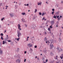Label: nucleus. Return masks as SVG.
Wrapping results in <instances>:
<instances>
[{"instance_id":"nucleus-1","label":"nucleus","mask_w":63,"mask_h":63,"mask_svg":"<svg viewBox=\"0 0 63 63\" xmlns=\"http://www.w3.org/2000/svg\"><path fill=\"white\" fill-rule=\"evenodd\" d=\"M28 46H29V47H32V45L31 43H30L29 44H28Z\"/></svg>"},{"instance_id":"nucleus-2","label":"nucleus","mask_w":63,"mask_h":63,"mask_svg":"<svg viewBox=\"0 0 63 63\" xmlns=\"http://www.w3.org/2000/svg\"><path fill=\"white\" fill-rule=\"evenodd\" d=\"M14 15H13V13H11L10 14V16L11 17H13L14 16Z\"/></svg>"},{"instance_id":"nucleus-3","label":"nucleus","mask_w":63,"mask_h":63,"mask_svg":"<svg viewBox=\"0 0 63 63\" xmlns=\"http://www.w3.org/2000/svg\"><path fill=\"white\" fill-rule=\"evenodd\" d=\"M54 23V20L52 21L51 22V24L52 25H53Z\"/></svg>"},{"instance_id":"nucleus-4","label":"nucleus","mask_w":63,"mask_h":63,"mask_svg":"<svg viewBox=\"0 0 63 63\" xmlns=\"http://www.w3.org/2000/svg\"><path fill=\"white\" fill-rule=\"evenodd\" d=\"M50 49H52V47H53L54 46H53V44L51 45V44H50Z\"/></svg>"},{"instance_id":"nucleus-5","label":"nucleus","mask_w":63,"mask_h":63,"mask_svg":"<svg viewBox=\"0 0 63 63\" xmlns=\"http://www.w3.org/2000/svg\"><path fill=\"white\" fill-rule=\"evenodd\" d=\"M17 33L18 34V35L19 36H20V35H21V33H20V32L17 31Z\"/></svg>"},{"instance_id":"nucleus-6","label":"nucleus","mask_w":63,"mask_h":63,"mask_svg":"<svg viewBox=\"0 0 63 63\" xmlns=\"http://www.w3.org/2000/svg\"><path fill=\"white\" fill-rule=\"evenodd\" d=\"M42 4V2H39L37 3V5L39 6V5H40H40H41V4Z\"/></svg>"},{"instance_id":"nucleus-7","label":"nucleus","mask_w":63,"mask_h":63,"mask_svg":"<svg viewBox=\"0 0 63 63\" xmlns=\"http://www.w3.org/2000/svg\"><path fill=\"white\" fill-rule=\"evenodd\" d=\"M16 62H18L19 63H20V61L19 59H18L17 60H16Z\"/></svg>"},{"instance_id":"nucleus-8","label":"nucleus","mask_w":63,"mask_h":63,"mask_svg":"<svg viewBox=\"0 0 63 63\" xmlns=\"http://www.w3.org/2000/svg\"><path fill=\"white\" fill-rule=\"evenodd\" d=\"M47 42H48V44H51V43H50V42H49V41H46V43H47Z\"/></svg>"},{"instance_id":"nucleus-9","label":"nucleus","mask_w":63,"mask_h":63,"mask_svg":"<svg viewBox=\"0 0 63 63\" xmlns=\"http://www.w3.org/2000/svg\"><path fill=\"white\" fill-rule=\"evenodd\" d=\"M47 38L46 37H45L44 39V41H47Z\"/></svg>"},{"instance_id":"nucleus-10","label":"nucleus","mask_w":63,"mask_h":63,"mask_svg":"<svg viewBox=\"0 0 63 63\" xmlns=\"http://www.w3.org/2000/svg\"><path fill=\"white\" fill-rule=\"evenodd\" d=\"M3 53V50H0V54H2Z\"/></svg>"},{"instance_id":"nucleus-11","label":"nucleus","mask_w":63,"mask_h":63,"mask_svg":"<svg viewBox=\"0 0 63 63\" xmlns=\"http://www.w3.org/2000/svg\"><path fill=\"white\" fill-rule=\"evenodd\" d=\"M22 21H23V22H26L25 20V19H22Z\"/></svg>"},{"instance_id":"nucleus-12","label":"nucleus","mask_w":63,"mask_h":63,"mask_svg":"<svg viewBox=\"0 0 63 63\" xmlns=\"http://www.w3.org/2000/svg\"><path fill=\"white\" fill-rule=\"evenodd\" d=\"M57 57H58V56H56V57H54V58L55 59L57 60Z\"/></svg>"},{"instance_id":"nucleus-13","label":"nucleus","mask_w":63,"mask_h":63,"mask_svg":"<svg viewBox=\"0 0 63 63\" xmlns=\"http://www.w3.org/2000/svg\"><path fill=\"white\" fill-rule=\"evenodd\" d=\"M59 13V11L56 12V14H57V15H58Z\"/></svg>"},{"instance_id":"nucleus-14","label":"nucleus","mask_w":63,"mask_h":63,"mask_svg":"<svg viewBox=\"0 0 63 63\" xmlns=\"http://www.w3.org/2000/svg\"><path fill=\"white\" fill-rule=\"evenodd\" d=\"M5 44V42L4 41H3L2 42V44L4 45Z\"/></svg>"},{"instance_id":"nucleus-15","label":"nucleus","mask_w":63,"mask_h":63,"mask_svg":"<svg viewBox=\"0 0 63 63\" xmlns=\"http://www.w3.org/2000/svg\"><path fill=\"white\" fill-rule=\"evenodd\" d=\"M48 31H50V28H48Z\"/></svg>"},{"instance_id":"nucleus-16","label":"nucleus","mask_w":63,"mask_h":63,"mask_svg":"<svg viewBox=\"0 0 63 63\" xmlns=\"http://www.w3.org/2000/svg\"><path fill=\"white\" fill-rule=\"evenodd\" d=\"M44 15H45V13H43L42 15V16H43Z\"/></svg>"},{"instance_id":"nucleus-17","label":"nucleus","mask_w":63,"mask_h":63,"mask_svg":"<svg viewBox=\"0 0 63 63\" xmlns=\"http://www.w3.org/2000/svg\"><path fill=\"white\" fill-rule=\"evenodd\" d=\"M52 25H51V26H50V28H53V27H52Z\"/></svg>"},{"instance_id":"nucleus-18","label":"nucleus","mask_w":63,"mask_h":63,"mask_svg":"<svg viewBox=\"0 0 63 63\" xmlns=\"http://www.w3.org/2000/svg\"><path fill=\"white\" fill-rule=\"evenodd\" d=\"M56 16L57 18H59V16H57V15Z\"/></svg>"},{"instance_id":"nucleus-19","label":"nucleus","mask_w":63,"mask_h":63,"mask_svg":"<svg viewBox=\"0 0 63 63\" xmlns=\"http://www.w3.org/2000/svg\"><path fill=\"white\" fill-rule=\"evenodd\" d=\"M53 18H56V16H54L53 17Z\"/></svg>"},{"instance_id":"nucleus-20","label":"nucleus","mask_w":63,"mask_h":63,"mask_svg":"<svg viewBox=\"0 0 63 63\" xmlns=\"http://www.w3.org/2000/svg\"><path fill=\"white\" fill-rule=\"evenodd\" d=\"M59 41H61V39H60V38H59Z\"/></svg>"},{"instance_id":"nucleus-21","label":"nucleus","mask_w":63,"mask_h":63,"mask_svg":"<svg viewBox=\"0 0 63 63\" xmlns=\"http://www.w3.org/2000/svg\"><path fill=\"white\" fill-rule=\"evenodd\" d=\"M39 15H40V16H41V15H42V13L41 12H39Z\"/></svg>"},{"instance_id":"nucleus-22","label":"nucleus","mask_w":63,"mask_h":63,"mask_svg":"<svg viewBox=\"0 0 63 63\" xmlns=\"http://www.w3.org/2000/svg\"><path fill=\"white\" fill-rule=\"evenodd\" d=\"M19 39H20L19 38H17V40L18 41H19Z\"/></svg>"},{"instance_id":"nucleus-23","label":"nucleus","mask_w":63,"mask_h":63,"mask_svg":"<svg viewBox=\"0 0 63 63\" xmlns=\"http://www.w3.org/2000/svg\"><path fill=\"white\" fill-rule=\"evenodd\" d=\"M25 13H22V15H25Z\"/></svg>"},{"instance_id":"nucleus-24","label":"nucleus","mask_w":63,"mask_h":63,"mask_svg":"<svg viewBox=\"0 0 63 63\" xmlns=\"http://www.w3.org/2000/svg\"><path fill=\"white\" fill-rule=\"evenodd\" d=\"M1 39L2 40H4V39L3 38V37L2 36H1Z\"/></svg>"},{"instance_id":"nucleus-25","label":"nucleus","mask_w":63,"mask_h":63,"mask_svg":"<svg viewBox=\"0 0 63 63\" xmlns=\"http://www.w3.org/2000/svg\"><path fill=\"white\" fill-rule=\"evenodd\" d=\"M0 35L1 36H3V34L2 33H1L0 34Z\"/></svg>"},{"instance_id":"nucleus-26","label":"nucleus","mask_w":63,"mask_h":63,"mask_svg":"<svg viewBox=\"0 0 63 63\" xmlns=\"http://www.w3.org/2000/svg\"><path fill=\"white\" fill-rule=\"evenodd\" d=\"M42 60H43V61H44V60H45V58H42Z\"/></svg>"},{"instance_id":"nucleus-27","label":"nucleus","mask_w":63,"mask_h":63,"mask_svg":"<svg viewBox=\"0 0 63 63\" xmlns=\"http://www.w3.org/2000/svg\"><path fill=\"white\" fill-rule=\"evenodd\" d=\"M26 59H25L24 62H26Z\"/></svg>"},{"instance_id":"nucleus-28","label":"nucleus","mask_w":63,"mask_h":63,"mask_svg":"<svg viewBox=\"0 0 63 63\" xmlns=\"http://www.w3.org/2000/svg\"><path fill=\"white\" fill-rule=\"evenodd\" d=\"M33 19H35V16L33 17Z\"/></svg>"},{"instance_id":"nucleus-29","label":"nucleus","mask_w":63,"mask_h":63,"mask_svg":"<svg viewBox=\"0 0 63 63\" xmlns=\"http://www.w3.org/2000/svg\"><path fill=\"white\" fill-rule=\"evenodd\" d=\"M58 18V20H60V18Z\"/></svg>"},{"instance_id":"nucleus-30","label":"nucleus","mask_w":63,"mask_h":63,"mask_svg":"<svg viewBox=\"0 0 63 63\" xmlns=\"http://www.w3.org/2000/svg\"><path fill=\"white\" fill-rule=\"evenodd\" d=\"M45 18V17H44L42 19V20H44Z\"/></svg>"},{"instance_id":"nucleus-31","label":"nucleus","mask_w":63,"mask_h":63,"mask_svg":"<svg viewBox=\"0 0 63 63\" xmlns=\"http://www.w3.org/2000/svg\"><path fill=\"white\" fill-rule=\"evenodd\" d=\"M7 41L8 42H11V40H8Z\"/></svg>"},{"instance_id":"nucleus-32","label":"nucleus","mask_w":63,"mask_h":63,"mask_svg":"<svg viewBox=\"0 0 63 63\" xmlns=\"http://www.w3.org/2000/svg\"><path fill=\"white\" fill-rule=\"evenodd\" d=\"M54 13V12H52V15H53V14Z\"/></svg>"},{"instance_id":"nucleus-33","label":"nucleus","mask_w":63,"mask_h":63,"mask_svg":"<svg viewBox=\"0 0 63 63\" xmlns=\"http://www.w3.org/2000/svg\"><path fill=\"white\" fill-rule=\"evenodd\" d=\"M2 3H0V7H1V6H2Z\"/></svg>"},{"instance_id":"nucleus-34","label":"nucleus","mask_w":63,"mask_h":63,"mask_svg":"<svg viewBox=\"0 0 63 63\" xmlns=\"http://www.w3.org/2000/svg\"><path fill=\"white\" fill-rule=\"evenodd\" d=\"M25 27H27V25L25 24Z\"/></svg>"},{"instance_id":"nucleus-35","label":"nucleus","mask_w":63,"mask_h":63,"mask_svg":"<svg viewBox=\"0 0 63 63\" xmlns=\"http://www.w3.org/2000/svg\"><path fill=\"white\" fill-rule=\"evenodd\" d=\"M37 46H34V47L35 48H37Z\"/></svg>"},{"instance_id":"nucleus-36","label":"nucleus","mask_w":63,"mask_h":63,"mask_svg":"<svg viewBox=\"0 0 63 63\" xmlns=\"http://www.w3.org/2000/svg\"><path fill=\"white\" fill-rule=\"evenodd\" d=\"M43 63H46V62H45L44 61H43Z\"/></svg>"},{"instance_id":"nucleus-37","label":"nucleus","mask_w":63,"mask_h":63,"mask_svg":"<svg viewBox=\"0 0 63 63\" xmlns=\"http://www.w3.org/2000/svg\"><path fill=\"white\" fill-rule=\"evenodd\" d=\"M52 11H54V9H52Z\"/></svg>"},{"instance_id":"nucleus-38","label":"nucleus","mask_w":63,"mask_h":63,"mask_svg":"<svg viewBox=\"0 0 63 63\" xmlns=\"http://www.w3.org/2000/svg\"><path fill=\"white\" fill-rule=\"evenodd\" d=\"M57 24H58V22H57Z\"/></svg>"},{"instance_id":"nucleus-39","label":"nucleus","mask_w":63,"mask_h":63,"mask_svg":"<svg viewBox=\"0 0 63 63\" xmlns=\"http://www.w3.org/2000/svg\"><path fill=\"white\" fill-rule=\"evenodd\" d=\"M35 11L36 12H37V9H35Z\"/></svg>"},{"instance_id":"nucleus-40","label":"nucleus","mask_w":63,"mask_h":63,"mask_svg":"<svg viewBox=\"0 0 63 63\" xmlns=\"http://www.w3.org/2000/svg\"><path fill=\"white\" fill-rule=\"evenodd\" d=\"M24 53H25V54L26 53V51H25V52H24Z\"/></svg>"},{"instance_id":"nucleus-41","label":"nucleus","mask_w":63,"mask_h":63,"mask_svg":"<svg viewBox=\"0 0 63 63\" xmlns=\"http://www.w3.org/2000/svg\"><path fill=\"white\" fill-rule=\"evenodd\" d=\"M60 58H61V59H62L63 58L61 56L60 57Z\"/></svg>"},{"instance_id":"nucleus-42","label":"nucleus","mask_w":63,"mask_h":63,"mask_svg":"<svg viewBox=\"0 0 63 63\" xmlns=\"http://www.w3.org/2000/svg\"><path fill=\"white\" fill-rule=\"evenodd\" d=\"M45 34H47V32H45Z\"/></svg>"},{"instance_id":"nucleus-43","label":"nucleus","mask_w":63,"mask_h":63,"mask_svg":"<svg viewBox=\"0 0 63 63\" xmlns=\"http://www.w3.org/2000/svg\"><path fill=\"white\" fill-rule=\"evenodd\" d=\"M46 3H47V4H48V3H47V1L46 2Z\"/></svg>"},{"instance_id":"nucleus-44","label":"nucleus","mask_w":63,"mask_h":63,"mask_svg":"<svg viewBox=\"0 0 63 63\" xmlns=\"http://www.w3.org/2000/svg\"><path fill=\"white\" fill-rule=\"evenodd\" d=\"M44 20H47V19H45Z\"/></svg>"},{"instance_id":"nucleus-45","label":"nucleus","mask_w":63,"mask_h":63,"mask_svg":"<svg viewBox=\"0 0 63 63\" xmlns=\"http://www.w3.org/2000/svg\"><path fill=\"white\" fill-rule=\"evenodd\" d=\"M26 6H28V4H27Z\"/></svg>"},{"instance_id":"nucleus-46","label":"nucleus","mask_w":63,"mask_h":63,"mask_svg":"<svg viewBox=\"0 0 63 63\" xmlns=\"http://www.w3.org/2000/svg\"><path fill=\"white\" fill-rule=\"evenodd\" d=\"M7 42H5V44H7Z\"/></svg>"},{"instance_id":"nucleus-47","label":"nucleus","mask_w":63,"mask_h":63,"mask_svg":"<svg viewBox=\"0 0 63 63\" xmlns=\"http://www.w3.org/2000/svg\"><path fill=\"white\" fill-rule=\"evenodd\" d=\"M19 29V30H21V28H20Z\"/></svg>"},{"instance_id":"nucleus-48","label":"nucleus","mask_w":63,"mask_h":63,"mask_svg":"<svg viewBox=\"0 0 63 63\" xmlns=\"http://www.w3.org/2000/svg\"><path fill=\"white\" fill-rule=\"evenodd\" d=\"M1 20L2 21L3 20V19L2 18L1 19Z\"/></svg>"},{"instance_id":"nucleus-49","label":"nucleus","mask_w":63,"mask_h":63,"mask_svg":"<svg viewBox=\"0 0 63 63\" xmlns=\"http://www.w3.org/2000/svg\"><path fill=\"white\" fill-rule=\"evenodd\" d=\"M17 36H18V37H19V35H18Z\"/></svg>"},{"instance_id":"nucleus-50","label":"nucleus","mask_w":63,"mask_h":63,"mask_svg":"<svg viewBox=\"0 0 63 63\" xmlns=\"http://www.w3.org/2000/svg\"><path fill=\"white\" fill-rule=\"evenodd\" d=\"M35 58H37V56H36L35 57Z\"/></svg>"},{"instance_id":"nucleus-51","label":"nucleus","mask_w":63,"mask_h":63,"mask_svg":"<svg viewBox=\"0 0 63 63\" xmlns=\"http://www.w3.org/2000/svg\"><path fill=\"white\" fill-rule=\"evenodd\" d=\"M60 17H62V16H60Z\"/></svg>"},{"instance_id":"nucleus-52","label":"nucleus","mask_w":63,"mask_h":63,"mask_svg":"<svg viewBox=\"0 0 63 63\" xmlns=\"http://www.w3.org/2000/svg\"><path fill=\"white\" fill-rule=\"evenodd\" d=\"M46 62H47V60L46 61Z\"/></svg>"},{"instance_id":"nucleus-53","label":"nucleus","mask_w":63,"mask_h":63,"mask_svg":"<svg viewBox=\"0 0 63 63\" xmlns=\"http://www.w3.org/2000/svg\"><path fill=\"white\" fill-rule=\"evenodd\" d=\"M6 32V31L5 30V31H4V33H5V32Z\"/></svg>"},{"instance_id":"nucleus-54","label":"nucleus","mask_w":63,"mask_h":63,"mask_svg":"<svg viewBox=\"0 0 63 63\" xmlns=\"http://www.w3.org/2000/svg\"><path fill=\"white\" fill-rule=\"evenodd\" d=\"M57 49L58 50V49H59V48H57Z\"/></svg>"},{"instance_id":"nucleus-55","label":"nucleus","mask_w":63,"mask_h":63,"mask_svg":"<svg viewBox=\"0 0 63 63\" xmlns=\"http://www.w3.org/2000/svg\"><path fill=\"white\" fill-rule=\"evenodd\" d=\"M53 61H51V63H53Z\"/></svg>"},{"instance_id":"nucleus-56","label":"nucleus","mask_w":63,"mask_h":63,"mask_svg":"<svg viewBox=\"0 0 63 63\" xmlns=\"http://www.w3.org/2000/svg\"><path fill=\"white\" fill-rule=\"evenodd\" d=\"M18 26H20V25H19V24H18Z\"/></svg>"},{"instance_id":"nucleus-57","label":"nucleus","mask_w":63,"mask_h":63,"mask_svg":"<svg viewBox=\"0 0 63 63\" xmlns=\"http://www.w3.org/2000/svg\"><path fill=\"white\" fill-rule=\"evenodd\" d=\"M18 27H20V26H18Z\"/></svg>"},{"instance_id":"nucleus-58","label":"nucleus","mask_w":63,"mask_h":63,"mask_svg":"<svg viewBox=\"0 0 63 63\" xmlns=\"http://www.w3.org/2000/svg\"><path fill=\"white\" fill-rule=\"evenodd\" d=\"M6 7H8V6H6Z\"/></svg>"},{"instance_id":"nucleus-59","label":"nucleus","mask_w":63,"mask_h":63,"mask_svg":"<svg viewBox=\"0 0 63 63\" xmlns=\"http://www.w3.org/2000/svg\"><path fill=\"white\" fill-rule=\"evenodd\" d=\"M27 38H29V37H27Z\"/></svg>"},{"instance_id":"nucleus-60","label":"nucleus","mask_w":63,"mask_h":63,"mask_svg":"<svg viewBox=\"0 0 63 63\" xmlns=\"http://www.w3.org/2000/svg\"><path fill=\"white\" fill-rule=\"evenodd\" d=\"M6 36H7V37H8V35H7Z\"/></svg>"},{"instance_id":"nucleus-61","label":"nucleus","mask_w":63,"mask_h":63,"mask_svg":"<svg viewBox=\"0 0 63 63\" xmlns=\"http://www.w3.org/2000/svg\"><path fill=\"white\" fill-rule=\"evenodd\" d=\"M2 19H4V17H3V18H2Z\"/></svg>"},{"instance_id":"nucleus-62","label":"nucleus","mask_w":63,"mask_h":63,"mask_svg":"<svg viewBox=\"0 0 63 63\" xmlns=\"http://www.w3.org/2000/svg\"><path fill=\"white\" fill-rule=\"evenodd\" d=\"M24 5H25V6H26V4H24Z\"/></svg>"},{"instance_id":"nucleus-63","label":"nucleus","mask_w":63,"mask_h":63,"mask_svg":"<svg viewBox=\"0 0 63 63\" xmlns=\"http://www.w3.org/2000/svg\"><path fill=\"white\" fill-rule=\"evenodd\" d=\"M28 12H30V10H29L28 11Z\"/></svg>"},{"instance_id":"nucleus-64","label":"nucleus","mask_w":63,"mask_h":63,"mask_svg":"<svg viewBox=\"0 0 63 63\" xmlns=\"http://www.w3.org/2000/svg\"><path fill=\"white\" fill-rule=\"evenodd\" d=\"M7 9V7H6L5 8V9Z\"/></svg>"}]
</instances>
